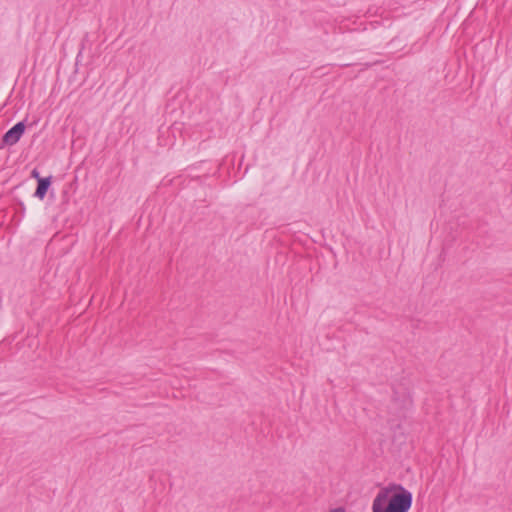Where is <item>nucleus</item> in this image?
<instances>
[{
  "mask_svg": "<svg viewBox=\"0 0 512 512\" xmlns=\"http://www.w3.org/2000/svg\"><path fill=\"white\" fill-rule=\"evenodd\" d=\"M50 184H51L50 177L39 178L38 186H37V189H36L34 195L36 197H38L39 199H43L47 193V190H48Z\"/></svg>",
  "mask_w": 512,
  "mask_h": 512,
  "instance_id": "nucleus-3",
  "label": "nucleus"
},
{
  "mask_svg": "<svg viewBox=\"0 0 512 512\" xmlns=\"http://www.w3.org/2000/svg\"><path fill=\"white\" fill-rule=\"evenodd\" d=\"M31 175H32V177H34V178H36L38 180H39V178H41L40 175H39V172L36 169H34L32 171Z\"/></svg>",
  "mask_w": 512,
  "mask_h": 512,
  "instance_id": "nucleus-4",
  "label": "nucleus"
},
{
  "mask_svg": "<svg viewBox=\"0 0 512 512\" xmlns=\"http://www.w3.org/2000/svg\"><path fill=\"white\" fill-rule=\"evenodd\" d=\"M412 494L398 484H390L379 490L372 503V512H408Z\"/></svg>",
  "mask_w": 512,
  "mask_h": 512,
  "instance_id": "nucleus-1",
  "label": "nucleus"
},
{
  "mask_svg": "<svg viewBox=\"0 0 512 512\" xmlns=\"http://www.w3.org/2000/svg\"><path fill=\"white\" fill-rule=\"evenodd\" d=\"M25 128L23 121L18 122L4 134L3 142L9 146L15 145L22 137Z\"/></svg>",
  "mask_w": 512,
  "mask_h": 512,
  "instance_id": "nucleus-2",
  "label": "nucleus"
}]
</instances>
